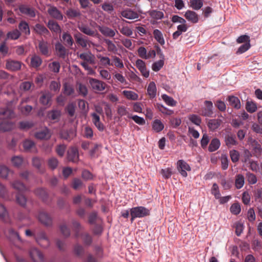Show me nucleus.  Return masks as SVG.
I'll use <instances>...</instances> for the list:
<instances>
[{
    "label": "nucleus",
    "mask_w": 262,
    "mask_h": 262,
    "mask_svg": "<svg viewBox=\"0 0 262 262\" xmlns=\"http://www.w3.org/2000/svg\"><path fill=\"white\" fill-rule=\"evenodd\" d=\"M121 14L122 17L129 19H137L139 16L137 12L134 11L130 9H127L122 11Z\"/></svg>",
    "instance_id": "nucleus-18"
},
{
    "label": "nucleus",
    "mask_w": 262,
    "mask_h": 262,
    "mask_svg": "<svg viewBox=\"0 0 262 262\" xmlns=\"http://www.w3.org/2000/svg\"><path fill=\"white\" fill-rule=\"evenodd\" d=\"M13 111L10 109L4 108L0 111V132H7L12 130L15 123L11 119L14 117Z\"/></svg>",
    "instance_id": "nucleus-1"
},
{
    "label": "nucleus",
    "mask_w": 262,
    "mask_h": 262,
    "mask_svg": "<svg viewBox=\"0 0 262 262\" xmlns=\"http://www.w3.org/2000/svg\"><path fill=\"white\" fill-rule=\"evenodd\" d=\"M29 253L30 257L34 262H43L44 259L43 255L37 248H31Z\"/></svg>",
    "instance_id": "nucleus-13"
},
{
    "label": "nucleus",
    "mask_w": 262,
    "mask_h": 262,
    "mask_svg": "<svg viewBox=\"0 0 262 262\" xmlns=\"http://www.w3.org/2000/svg\"><path fill=\"white\" fill-rule=\"evenodd\" d=\"M38 49L39 53L45 57H49L51 54V49L49 43L45 40H40L38 42Z\"/></svg>",
    "instance_id": "nucleus-7"
},
{
    "label": "nucleus",
    "mask_w": 262,
    "mask_h": 262,
    "mask_svg": "<svg viewBox=\"0 0 262 262\" xmlns=\"http://www.w3.org/2000/svg\"><path fill=\"white\" fill-rule=\"evenodd\" d=\"M79 29L81 32L84 34L94 36L95 35V31L91 29L88 26L85 25H82L78 27Z\"/></svg>",
    "instance_id": "nucleus-37"
},
{
    "label": "nucleus",
    "mask_w": 262,
    "mask_h": 262,
    "mask_svg": "<svg viewBox=\"0 0 262 262\" xmlns=\"http://www.w3.org/2000/svg\"><path fill=\"white\" fill-rule=\"evenodd\" d=\"M148 14L154 20H151L152 24H155V20L161 19L164 17V13L157 10H151L148 11Z\"/></svg>",
    "instance_id": "nucleus-20"
},
{
    "label": "nucleus",
    "mask_w": 262,
    "mask_h": 262,
    "mask_svg": "<svg viewBox=\"0 0 262 262\" xmlns=\"http://www.w3.org/2000/svg\"><path fill=\"white\" fill-rule=\"evenodd\" d=\"M48 12L49 15L57 19L62 20V15L61 13L55 7H51L48 10Z\"/></svg>",
    "instance_id": "nucleus-26"
},
{
    "label": "nucleus",
    "mask_w": 262,
    "mask_h": 262,
    "mask_svg": "<svg viewBox=\"0 0 262 262\" xmlns=\"http://www.w3.org/2000/svg\"><path fill=\"white\" fill-rule=\"evenodd\" d=\"M80 236H81L83 243L86 246H90L91 245L93 242V238L92 236L88 233H83L82 234H80Z\"/></svg>",
    "instance_id": "nucleus-45"
},
{
    "label": "nucleus",
    "mask_w": 262,
    "mask_h": 262,
    "mask_svg": "<svg viewBox=\"0 0 262 262\" xmlns=\"http://www.w3.org/2000/svg\"><path fill=\"white\" fill-rule=\"evenodd\" d=\"M190 5L193 9L198 10L202 7L203 3L202 0H190Z\"/></svg>",
    "instance_id": "nucleus-50"
},
{
    "label": "nucleus",
    "mask_w": 262,
    "mask_h": 262,
    "mask_svg": "<svg viewBox=\"0 0 262 262\" xmlns=\"http://www.w3.org/2000/svg\"><path fill=\"white\" fill-rule=\"evenodd\" d=\"M61 40L63 41L65 46L69 47H71L74 43L72 36L68 32H64L62 34Z\"/></svg>",
    "instance_id": "nucleus-27"
},
{
    "label": "nucleus",
    "mask_w": 262,
    "mask_h": 262,
    "mask_svg": "<svg viewBox=\"0 0 262 262\" xmlns=\"http://www.w3.org/2000/svg\"><path fill=\"white\" fill-rule=\"evenodd\" d=\"M150 210L143 206H138L131 208L130 213L131 215V222L135 218H142L150 215Z\"/></svg>",
    "instance_id": "nucleus-3"
},
{
    "label": "nucleus",
    "mask_w": 262,
    "mask_h": 262,
    "mask_svg": "<svg viewBox=\"0 0 262 262\" xmlns=\"http://www.w3.org/2000/svg\"><path fill=\"white\" fill-rule=\"evenodd\" d=\"M177 168L178 171L184 177L187 176L186 171H190L191 170L190 166L182 160H180L177 162Z\"/></svg>",
    "instance_id": "nucleus-11"
},
{
    "label": "nucleus",
    "mask_w": 262,
    "mask_h": 262,
    "mask_svg": "<svg viewBox=\"0 0 262 262\" xmlns=\"http://www.w3.org/2000/svg\"><path fill=\"white\" fill-rule=\"evenodd\" d=\"M189 120L193 124L196 125L200 126L201 122L202 119L201 117L196 115L192 114L189 116Z\"/></svg>",
    "instance_id": "nucleus-56"
},
{
    "label": "nucleus",
    "mask_w": 262,
    "mask_h": 262,
    "mask_svg": "<svg viewBox=\"0 0 262 262\" xmlns=\"http://www.w3.org/2000/svg\"><path fill=\"white\" fill-rule=\"evenodd\" d=\"M220 146V140L217 138H214L211 140L209 145L208 150L211 152L214 151L219 148Z\"/></svg>",
    "instance_id": "nucleus-44"
},
{
    "label": "nucleus",
    "mask_w": 262,
    "mask_h": 262,
    "mask_svg": "<svg viewBox=\"0 0 262 262\" xmlns=\"http://www.w3.org/2000/svg\"><path fill=\"white\" fill-rule=\"evenodd\" d=\"M164 60L160 59L159 61L154 62L152 65V69L155 72L159 71L164 65Z\"/></svg>",
    "instance_id": "nucleus-64"
},
{
    "label": "nucleus",
    "mask_w": 262,
    "mask_h": 262,
    "mask_svg": "<svg viewBox=\"0 0 262 262\" xmlns=\"http://www.w3.org/2000/svg\"><path fill=\"white\" fill-rule=\"evenodd\" d=\"M18 27L20 33H23L25 35H29L30 34L29 24L25 20H21L18 24Z\"/></svg>",
    "instance_id": "nucleus-24"
},
{
    "label": "nucleus",
    "mask_w": 262,
    "mask_h": 262,
    "mask_svg": "<svg viewBox=\"0 0 262 262\" xmlns=\"http://www.w3.org/2000/svg\"><path fill=\"white\" fill-rule=\"evenodd\" d=\"M186 18L193 23H196L199 21L198 14L194 11L188 10L185 14Z\"/></svg>",
    "instance_id": "nucleus-31"
},
{
    "label": "nucleus",
    "mask_w": 262,
    "mask_h": 262,
    "mask_svg": "<svg viewBox=\"0 0 262 262\" xmlns=\"http://www.w3.org/2000/svg\"><path fill=\"white\" fill-rule=\"evenodd\" d=\"M60 230L62 234L65 237H68L71 234L70 229L66 224H62L60 226Z\"/></svg>",
    "instance_id": "nucleus-62"
},
{
    "label": "nucleus",
    "mask_w": 262,
    "mask_h": 262,
    "mask_svg": "<svg viewBox=\"0 0 262 262\" xmlns=\"http://www.w3.org/2000/svg\"><path fill=\"white\" fill-rule=\"evenodd\" d=\"M61 116V112L57 110H53L48 111L47 114V117L50 120L57 122L59 121Z\"/></svg>",
    "instance_id": "nucleus-22"
},
{
    "label": "nucleus",
    "mask_w": 262,
    "mask_h": 262,
    "mask_svg": "<svg viewBox=\"0 0 262 262\" xmlns=\"http://www.w3.org/2000/svg\"><path fill=\"white\" fill-rule=\"evenodd\" d=\"M83 186L84 184L80 179L77 178H75L73 179L72 183V186L74 189H79L82 187Z\"/></svg>",
    "instance_id": "nucleus-58"
},
{
    "label": "nucleus",
    "mask_w": 262,
    "mask_h": 262,
    "mask_svg": "<svg viewBox=\"0 0 262 262\" xmlns=\"http://www.w3.org/2000/svg\"><path fill=\"white\" fill-rule=\"evenodd\" d=\"M22 64L20 61L8 59L6 61V68L11 71H16L20 70Z\"/></svg>",
    "instance_id": "nucleus-10"
},
{
    "label": "nucleus",
    "mask_w": 262,
    "mask_h": 262,
    "mask_svg": "<svg viewBox=\"0 0 262 262\" xmlns=\"http://www.w3.org/2000/svg\"><path fill=\"white\" fill-rule=\"evenodd\" d=\"M75 134L72 131H62L60 133L61 138L70 141L75 136Z\"/></svg>",
    "instance_id": "nucleus-46"
},
{
    "label": "nucleus",
    "mask_w": 262,
    "mask_h": 262,
    "mask_svg": "<svg viewBox=\"0 0 262 262\" xmlns=\"http://www.w3.org/2000/svg\"><path fill=\"white\" fill-rule=\"evenodd\" d=\"M117 114L120 116H127L128 118H131V115L124 106H119L117 108Z\"/></svg>",
    "instance_id": "nucleus-54"
},
{
    "label": "nucleus",
    "mask_w": 262,
    "mask_h": 262,
    "mask_svg": "<svg viewBox=\"0 0 262 262\" xmlns=\"http://www.w3.org/2000/svg\"><path fill=\"white\" fill-rule=\"evenodd\" d=\"M164 125L160 120H155L152 124V128L156 132H160L164 128Z\"/></svg>",
    "instance_id": "nucleus-51"
},
{
    "label": "nucleus",
    "mask_w": 262,
    "mask_h": 262,
    "mask_svg": "<svg viewBox=\"0 0 262 262\" xmlns=\"http://www.w3.org/2000/svg\"><path fill=\"white\" fill-rule=\"evenodd\" d=\"M23 146L25 151L27 152L35 151L36 145L34 141L26 139L23 142Z\"/></svg>",
    "instance_id": "nucleus-19"
},
{
    "label": "nucleus",
    "mask_w": 262,
    "mask_h": 262,
    "mask_svg": "<svg viewBox=\"0 0 262 262\" xmlns=\"http://www.w3.org/2000/svg\"><path fill=\"white\" fill-rule=\"evenodd\" d=\"M112 59L113 66L114 65L117 68L122 69L124 68V64L121 59L116 56H113Z\"/></svg>",
    "instance_id": "nucleus-57"
},
{
    "label": "nucleus",
    "mask_w": 262,
    "mask_h": 262,
    "mask_svg": "<svg viewBox=\"0 0 262 262\" xmlns=\"http://www.w3.org/2000/svg\"><path fill=\"white\" fill-rule=\"evenodd\" d=\"M76 43L82 48H86L88 43L87 37L83 36L81 34L78 33L74 35Z\"/></svg>",
    "instance_id": "nucleus-23"
},
{
    "label": "nucleus",
    "mask_w": 262,
    "mask_h": 262,
    "mask_svg": "<svg viewBox=\"0 0 262 262\" xmlns=\"http://www.w3.org/2000/svg\"><path fill=\"white\" fill-rule=\"evenodd\" d=\"M39 222L46 226H51L52 225V219L51 216L44 211H40L38 215Z\"/></svg>",
    "instance_id": "nucleus-8"
},
{
    "label": "nucleus",
    "mask_w": 262,
    "mask_h": 262,
    "mask_svg": "<svg viewBox=\"0 0 262 262\" xmlns=\"http://www.w3.org/2000/svg\"><path fill=\"white\" fill-rule=\"evenodd\" d=\"M246 108L248 112L253 113L256 111L257 106L256 104L253 102L247 101L246 105Z\"/></svg>",
    "instance_id": "nucleus-59"
},
{
    "label": "nucleus",
    "mask_w": 262,
    "mask_h": 262,
    "mask_svg": "<svg viewBox=\"0 0 262 262\" xmlns=\"http://www.w3.org/2000/svg\"><path fill=\"white\" fill-rule=\"evenodd\" d=\"M13 171L10 170L7 166L5 165H0V177L6 179L9 174H12Z\"/></svg>",
    "instance_id": "nucleus-32"
},
{
    "label": "nucleus",
    "mask_w": 262,
    "mask_h": 262,
    "mask_svg": "<svg viewBox=\"0 0 262 262\" xmlns=\"http://www.w3.org/2000/svg\"><path fill=\"white\" fill-rule=\"evenodd\" d=\"M42 62V60L41 57L38 55L34 54L31 58L30 66L37 69L41 65Z\"/></svg>",
    "instance_id": "nucleus-25"
},
{
    "label": "nucleus",
    "mask_w": 262,
    "mask_h": 262,
    "mask_svg": "<svg viewBox=\"0 0 262 262\" xmlns=\"http://www.w3.org/2000/svg\"><path fill=\"white\" fill-rule=\"evenodd\" d=\"M104 42L106 45L107 51L110 52L115 53L117 51V48L115 43L110 39L105 38Z\"/></svg>",
    "instance_id": "nucleus-40"
},
{
    "label": "nucleus",
    "mask_w": 262,
    "mask_h": 262,
    "mask_svg": "<svg viewBox=\"0 0 262 262\" xmlns=\"http://www.w3.org/2000/svg\"><path fill=\"white\" fill-rule=\"evenodd\" d=\"M230 210L232 214L237 215L241 211V206L238 203H234L231 205Z\"/></svg>",
    "instance_id": "nucleus-61"
},
{
    "label": "nucleus",
    "mask_w": 262,
    "mask_h": 262,
    "mask_svg": "<svg viewBox=\"0 0 262 262\" xmlns=\"http://www.w3.org/2000/svg\"><path fill=\"white\" fill-rule=\"evenodd\" d=\"M225 142L226 143V145L229 148L237 144L235 135L231 134H228L225 136Z\"/></svg>",
    "instance_id": "nucleus-29"
},
{
    "label": "nucleus",
    "mask_w": 262,
    "mask_h": 262,
    "mask_svg": "<svg viewBox=\"0 0 262 262\" xmlns=\"http://www.w3.org/2000/svg\"><path fill=\"white\" fill-rule=\"evenodd\" d=\"M11 185L13 188L17 190L19 192H24L27 190L26 186L18 180H15L11 182Z\"/></svg>",
    "instance_id": "nucleus-30"
},
{
    "label": "nucleus",
    "mask_w": 262,
    "mask_h": 262,
    "mask_svg": "<svg viewBox=\"0 0 262 262\" xmlns=\"http://www.w3.org/2000/svg\"><path fill=\"white\" fill-rule=\"evenodd\" d=\"M73 228L74 231V237L78 238L80 236V230L82 229L81 224L77 221H73L72 222Z\"/></svg>",
    "instance_id": "nucleus-42"
},
{
    "label": "nucleus",
    "mask_w": 262,
    "mask_h": 262,
    "mask_svg": "<svg viewBox=\"0 0 262 262\" xmlns=\"http://www.w3.org/2000/svg\"><path fill=\"white\" fill-rule=\"evenodd\" d=\"M205 106L201 108L199 112L200 115L208 117H212L213 115V103L211 101L205 100L204 102Z\"/></svg>",
    "instance_id": "nucleus-5"
},
{
    "label": "nucleus",
    "mask_w": 262,
    "mask_h": 262,
    "mask_svg": "<svg viewBox=\"0 0 262 262\" xmlns=\"http://www.w3.org/2000/svg\"><path fill=\"white\" fill-rule=\"evenodd\" d=\"M136 67L140 71L142 75L145 78L149 76V72L147 70L145 62L141 59H137L135 63Z\"/></svg>",
    "instance_id": "nucleus-15"
},
{
    "label": "nucleus",
    "mask_w": 262,
    "mask_h": 262,
    "mask_svg": "<svg viewBox=\"0 0 262 262\" xmlns=\"http://www.w3.org/2000/svg\"><path fill=\"white\" fill-rule=\"evenodd\" d=\"M227 100L228 101L229 104L232 107L236 109H239L241 107L240 100L237 97L234 96H229Z\"/></svg>",
    "instance_id": "nucleus-34"
},
{
    "label": "nucleus",
    "mask_w": 262,
    "mask_h": 262,
    "mask_svg": "<svg viewBox=\"0 0 262 262\" xmlns=\"http://www.w3.org/2000/svg\"><path fill=\"white\" fill-rule=\"evenodd\" d=\"M56 54L58 57L62 59H65L68 55V50L60 42H58L55 45Z\"/></svg>",
    "instance_id": "nucleus-12"
},
{
    "label": "nucleus",
    "mask_w": 262,
    "mask_h": 262,
    "mask_svg": "<svg viewBox=\"0 0 262 262\" xmlns=\"http://www.w3.org/2000/svg\"><path fill=\"white\" fill-rule=\"evenodd\" d=\"M97 58L99 59L100 64L104 67L113 66V63L111 62V59L107 56H102L101 55H97Z\"/></svg>",
    "instance_id": "nucleus-36"
},
{
    "label": "nucleus",
    "mask_w": 262,
    "mask_h": 262,
    "mask_svg": "<svg viewBox=\"0 0 262 262\" xmlns=\"http://www.w3.org/2000/svg\"><path fill=\"white\" fill-rule=\"evenodd\" d=\"M153 35L155 39L162 46L165 44V40L163 34L158 29H155L153 31Z\"/></svg>",
    "instance_id": "nucleus-38"
},
{
    "label": "nucleus",
    "mask_w": 262,
    "mask_h": 262,
    "mask_svg": "<svg viewBox=\"0 0 262 262\" xmlns=\"http://www.w3.org/2000/svg\"><path fill=\"white\" fill-rule=\"evenodd\" d=\"M51 96L49 93L43 94L39 99L40 102L43 105H47L51 101Z\"/></svg>",
    "instance_id": "nucleus-49"
},
{
    "label": "nucleus",
    "mask_w": 262,
    "mask_h": 262,
    "mask_svg": "<svg viewBox=\"0 0 262 262\" xmlns=\"http://www.w3.org/2000/svg\"><path fill=\"white\" fill-rule=\"evenodd\" d=\"M23 161V158L21 156H14L11 158V162L13 165L17 167L22 165Z\"/></svg>",
    "instance_id": "nucleus-55"
},
{
    "label": "nucleus",
    "mask_w": 262,
    "mask_h": 262,
    "mask_svg": "<svg viewBox=\"0 0 262 262\" xmlns=\"http://www.w3.org/2000/svg\"><path fill=\"white\" fill-rule=\"evenodd\" d=\"M34 137L39 140H48L51 137V132L50 129L45 127L43 130L36 132Z\"/></svg>",
    "instance_id": "nucleus-16"
},
{
    "label": "nucleus",
    "mask_w": 262,
    "mask_h": 262,
    "mask_svg": "<svg viewBox=\"0 0 262 262\" xmlns=\"http://www.w3.org/2000/svg\"><path fill=\"white\" fill-rule=\"evenodd\" d=\"M34 125V124L31 121H21L19 123V128L21 130H27Z\"/></svg>",
    "instance_id": "nucleus-48"
},
{
    "label": "nucleus",
    "mask_w": 262,
    "mask_h": 262,
    "mask_svg": "<svg viewBox=\"0 0 262 262\" xmlns=\"http://www.w3.org/2000/svg\"><path fill=\"white\" fill-rule=\"evenodd\" d=\"M161 97L167 105L170 106H174L177 105V101L174 100L173 98L168 96L167 95L163 94Z\"/></svg>",
    "instance_id": "nucleus-47"
},
{
    "label": "nucleus",
    "mask_w": 262,
    "mask_h": 262,
    "mask_svg": "<svg viewBox=\"0 0 262 262\" xmlns=\"http://www.w3.org/2000/svg\"><path fill=\"white\" fill-rule=\"evenodd\" d=\"M222 121L220 119H210L208 121L207 126L211 131H214L221 125Z\"/></svg>",
    "instance_id": "nucleus-28"
},
{
    "label": "nucleus",
    "mask_w": 262,
    "mask_h": 262,
    "mask_svg": "<svg viewBox=\"0 0 262 262\" xmlns=\"http://www.w3.org/2000/svg\"><path fill=\"white\" fill-rule=\"evenodd\" d=\"M20 35V31L18 29H15L7 33V38L11 40H16L19 38Z\"/></svg>",
    "instance_id": "nucleus-39"
},
{
    "label": "nucleus",
    "mask_w": 262,
    "mask_h": 262,
    "mask_svg": "<svg viewBox=\"0 0 262 262\" xmlns=\"http://www.w3.org/2000/svg\"><path fill=\"white\" fill-rule=\"evenodd\" d=\"M98 29L101 33L106 37H113L116 34V31L104 26H98Z\"/></svg>",
    "instance_id": "nucleus-17"
},
{
    "label": "nucleus",
    "mask_w": 262,
    "mask_h": 262,
    "mask_svg": "<svg viewBox=\"0 0 262 262\" xmlns=\"http://www.w3.org/2000/svg\"><path fill=\"white\" fill-rule=\"evenodd\" d=\"M67 159L69 161L77 162L79 160V152L76 147H71L67 152Z\"/></svg>",
    "instance_id": "nucleus-14"
},
{
    "label": "nucleus",
    "mask_w": 262,
    "mask_h": 262,
    "mask_svg": "<svg viewBox=\"0 0 262 262\" xmlns=\"http://www.w3.org/2000/svg\"><path fill=\"white\" fill-rule=\"evenodd\" d=\"M148 95L150 98H154L156 97L157 94V88L154 82H150L147 88Z\"/></svg>",
    "instance_id": "nucleus-35"
},
{
    "label": "nucleus",
    "mask_w": 262,
    "mask_h": 262,
    "mask_svg": "<svg viewBox=\"0 0 262 262\" xmlns=\"http://www.w3.org/2000/svg\"><path fill=\"white\" fill-rule=\"evenodd\" d=\"M34 236L37 243L41 247L47 248L50 246V239L45 231H40L35 232Z\"/></svg>",
    "instance_id": "nucleus-4"
},
{
    "label": "nucleus",
    "mask_w": 262,
    "mask_h": 262,
    "mask_svg": "<svg viewBox=\"0 0 262 262\" xmlns=\"http://www.w3.org/2000/svg\"><path fill=\"white\" fill-rule=\"evenodd\" d=\"M123 94L126 98L130 100H136L138 98V94L133 91H124Z\"/></svg>",
    "instance_id": "nucleus-52"
},
{
    "label": "nucleus",
    "mask_w": 262,
    "mask_h": 262,
    "mask_svg": "<svg viewBox=\"0 0 262 262\" xmlns=\"http://www.w3.org/2000/svg\"><path fill=\"white\" fill-rule=\"evenodd\" d=\"M78 56L83 60L80 63L81 66L85 70L88 71L89 73H91L93 71V69L89 64H95V56L91 52H88L78 54Z\"/></svg>",
    "instance_id": "nucleus-2"
},
{
    "label": "nucleus",
    "mask_w": 262,
    "mask_h": 262,
    "mask_svg": "<svg viewBox=\"0 0 262 262\" xmlns=\"http://www.w3.org/2000/svg\"><path fill=\"white\" fill-rule=\"evenodd\" d=\"M19 10L21 13L31 18H34L36 16L35 9L26 5H21L19 6Z\"/></svg>",
    "instance_id": "nucleus-9"
},
{
    "label": "nucleus",
    "mask_w": 262,
    "mask_h": 262,
    "mask_svg": "<svg viewBox=\"0 0 262 262\" xmlns=\"http://www.w3.org/2000/svg\"><path fill=\"white\" fill-rule=\"evenodd\" d=\"M245 183V178L241 174H237L235 177V185L237 189H241Z\"/></svg>",
    "instance_id": "nucleus-43"
},
{
    "label": "nucleus",
    "mask_w": 262,
    "mask_h": 262,
    "mask_svg": "<svg viewBox=\"0 0 262 262\" xmlns=\"http://www.w3.org/2000/svg\"><path fill=\"white\" fill-rule=\"evenodd\" d=\"M89 83L92 89L97 92L104 91L106 86L105 82L94 78H90L89 79Z\"/></svg>",
    "instance_id": "nucleus-6"
},
{
    "label": "nucleus",
    "mask_w": 262,
    "mask_h": 262,
    "mask_svg": "<svg viewBox=\"0 0 262 262\" xmlns=\"http://www.w3.org/2000/svg\"><path fill=\"white\" fill-rule=\"evenodd\" d=\"M35 194L39 198L42 199L44 202H46L48 198V193L46 190L42 188H37L35 190Z\"/></svg>",
    "instance_id": "nucleus-41"
},
{
    "label": "nucleus",
    "mask_w": 262,
    "mask_h": 262,
    "mask_svg": "<svg viewBox=\"0 0 262 262\" xmlns=\"http://www.w3.org/2000/svg\"><path fill=\"white\" fill-rule=\"evenodd\" d=\"M47 27L52 32L56 33H60L61 30L60 27L56 21L53 20H49L48 24Z\"/></svg>",
    "instance_id": "nucleus-33"
},
{
    "label": "nucleus",
    "mask_w": 262,
    "mask_h": 262,
    "mask_svg": "<svg viewBox=\"0 0 262 262\" xmlns=\"http://www.w3.org/2000/svg\"><path fill=\"white\" fill-rule=\"evenodd\" d=\"M33 30L36 33L40 35H48L50 34L49 31L43 25L40 24H36L33 27Z\"/></svg>",
    "instance_id": "nucleus-21"
},
{
    "label": "nucleus",
    "mask_w": 262,
    "mask_h": 262,
    "mask_svg": "<svg viewBox=\"0 0 262 262\" xmlns=\"http://www.w3.org/2000/svg\"><path fill=\"white\" fill-rule=\"evenodd\" d=\"M49 70L54 73H58L60 68V65L58 61H53L49 64Z\"/></svg>",
    "instance_id": "nucleus-53"
},
{
    "label": "nucleus",
    "mask_w": 262,
    "mask_h": 262,
    "mask_svg": "<svg viewBox=\"0 0 262 262\" xmlns=\"http://www.w3.org/2000/svg\"><path fill=\"white\" fill-rule=\"evenodd\" d=\"M58 164V161L54 157L50 158L48 161V166L53 170L57 168Z\"/></svg>",
    "instance_id": "nucleus-60"
},
{
    "label": "nucleus",
    "mask_w": 262,
    "mask_h": 262,
    "mask_svg": "<svg viewBox=\"0 0 262 262\" xmlns=\"http://www.w3.org/2000/svg\"><path fill=\"white\" fill-rule=\"evenodd\" d=\"M50 89L54 92H58L60 88V83L56 81H52L50 84Z\"/></svg>",
    "instance_id": "nucleus-63"
}]
</instances>
